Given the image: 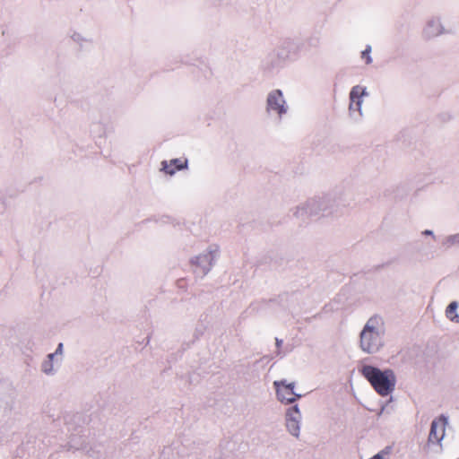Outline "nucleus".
I'll return each instance as SVG.
<instances>
[{
    "label": "nucleus",
    "mask_w": 459,
    "mask_h": 459,
    "mask_svg": "<svg viewBox=\"0 0 459 459\" xmlns=\"http://www.w3.org/2000/svg\"><path fill=\"white\" fill-rule=\"evenodd\" d=\"M55 354H56V353H51V354H49V355H48V358H49V359H50V360L53 359V357L55 356Z\"/></svg>",
    "instance_id": "nucleus-13"
},
{
    "label": "nucleus",
    "mask_w": 459,
    "mask_h": 459,
    "mask_svg": "<svg viewBox=\"0 0 459 459\" xmlns=\"http://www.w3.org/2000/svg\"><path fill=\"white\" fill-rule=\"evenodd\" d=\"M371 48L369 46L367 47V48L362 51L361 57L365 59L367 64H370L372 62L371 56H370Z\"/></svg>",
    "instance_id": "nucleus-10"
},
{
    "label": "nucleus",
    "mask_w": 459,
    "mask_h": 459,
    "mask_svg": "<svg viewBox=\"0 0 459 459\" xmlns=\"http://www.w3.org/2000/svg\"><path fill=\"white\" fill-rule=\"evenodd\" d=\"M365 94V89L357 85L354 86L350 92V110L359 111L361 106V98Z\"/></svg>",
    "instance_id": "nucleus-6"
},
{
    "label": "nucleus",
    "mask_w": 459,
    "mask_h": 459,
    "mask_svg": "<svg viewBox=\"0 0 459 459\" xmlns=\"http://www.w3.org/2000/svg\"><path fill=\"white\" fill-rule=\"evenodd\" d=\"M446 423V419L443 416L432 421L429 437V440L430 442L438 443L442 440L445 435V428Z\"/></svg>",
    "instance_id": "nucleus-5"
},
{
    "label": "nucleus",
    "mask_w": 459,
    "mask_h": 459,
    "mask_svg": "<svg viewBox=\"0 0 459 459\" xmlns=\"http://www.w3.org/2000/svg\"><path fill=\"white\" fill-rule=\"evenodd\" d=\"M267 108L268 110L275 111L279 115H281L286 111L282 93L280 90H275L269 94L267 99Z\"/></svg>",
    "instance_id": "nucleus-4"
},
{
    "label": "nucleus",
    "mask_w": 459,
    "mask_h": 459,
    "mask_svg": "<svg viewBox=\"0 0 459 459\" xmlns=\"http://www.w3.org/2000/svg\"><path fill=\"white\" fill-rule=\"evenodd\" d=\"M382 320L378 316H372L365 325L360 333V348L364 352L375 353L383 346L382 337L379 333V326Z\"/></svg>",
    "instance_id": "nucleus-2"
},
{
    "label": "nucleus",
    "mask_w": 459,
    "mask_h": 459,
    "mask_svg": "<svg viewBox=\"0 0 459 459\" xmlns=\"http://www.w3.org/2000/svg\"><path fill=\"white\" fill-rule=\"evenodd\" d=\"M359 372L379 395L386 396L394 391L396 379L393 370L382 371L378 368L366 365Z\"/></svg>",
    "instance_id": "nucleus-1"
},
{
    "label": "nucleus",
    "mask_w": 459,
    "mask_h": 459,
    "mask_svg": "<svg viewBox=\"0 0 459 459\" xmlns=\"http://www.w3.org/2000/svg\"><path fill=\"white\" fill-rule=\"evenodd\" d=\"M292 412L295 414H299V409L297 406L293 407L288 413V416H290V418L287 420V428L293 436L298 437L299 427L296 418L291 416Z\"/></svg>",
    "instance_id": "nucleus-8"
},
{
    "label": "nucleus",
    "mask_w": 459,
    "mask_h": 459,
    "mask_svg": "<svg viewBox=\"0 0 459 459\" xmlns=\"http://www.w3.org/2000/svg\"><path fill=\"white\" fill-rule=\"evenodd\" d=\"M425 233H426V234H430L431 232H430V231H429V230H427V231H425Z\"/></svg>",
    "instance_id": "nucleus-14"
},
{
    "label": "nucleus",
    "mask_w": 459,
    "mask_h": 459,
    "mask_svg": "<svg viewBox=\"0 0 459 459\" xmlns=\"http://www.w3.org/2000/svg\"><path fill=\"white\" fill-rule=\"evenodd\" d=\"M62 347H63V344H62V343H59L58 348H57V350H56V353H57V352H61V351H62Z\"/></svg>",
    "instance_id": "nucleus-12"
},
{
    "label": "nucleus",
    "mask_w": 459,
    "mask_h": 459,
    "mask_svg": "<svg viewBox=\"0 0 459 459\" xmlns=\"http://www.w3.org/2000/svg\"><path fill=\"white\" fill-rule=\"evenodd\" d=\"M276 394L278 399L285 403H291L295 402L299 395L296 394L293 391L294 385L287 384L285 380L275 381Z\"/></svg>",
    "instance_id": "nucleus-3"
},
{
    "label": "nucleus",
    "mask_w": 459,
    "mask_h": 459,
    "mask_svg": "<svg viewBox=\"0 0 459 459\" xmlns=\"http://www.w3.org/2000/svg\"><path fill=\"white\" fill-rule=\"evenodd\" d=\"M52 369V365L50 362H46L44 365H43V370L46 372V373H48L50 372Z\"/></svg>",
    "instance_id": "nucleus-11"
},
{
    "label": "nucleus",
    "mask_w": 459,
    "mask_h": 459,
    "mask_svg": "<svg viewBox=\"0 0 459 459\" xmlns=\"http://www.w3.org/2000/svg\"><path fill=\"white\" fill-rule=\"evenodd\" d=\"M186 166V160L174 159L168 163L167 161L162 162V169L169 174L173 175L176 171L184 169Z\"/></svg>",
    "instance_id": "nucleus-7"
},
{
    "label": "nucleus",
    "mask_w": 459,
    "mask_h": 459,
    "mask_svg": "<svg viewBox=\"0 0 459 459\" xmlns=\"http://www.w3.org/2000/svg\"><path fill=\"white\" fill-rule=\"evenodd\" d=\"M457 307H458L457 302L453 301L448 305V307H446V315L447 318H449L452 321H455V322H459V316L456 314Z\"/></svg>",
    "instance_id": "nucleus-9"
}]
</instances>
